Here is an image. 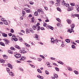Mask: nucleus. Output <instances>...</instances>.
Listing matches in <instances>:
<instances>
[{
	"instance_id": "nucleus-1",
	"label": "nucleus",
	"mask_w": 79,
	"mask_h": 79,
	"mask_svg": "<svg viewBox=\"0 0 79 79\" xmlns=\"http://www.w3.org/2000/svg\"><path fill=\"white\" fill-rule=\"evenodd\" d=\"M43 26H44V27H47V28H48V29L49 28V29H50L52 30H53V29H54L53 27H51V26H50L49 25H47V23H44Z\"/></svg>"
},
{
	"instance_id": "nucleus-2",
	"label": "nucleus",
	"mask_w": 79,
	"mask_h": 79,
	"mask_svg": "<svg viewBox=\"0 0 79 79\" xmlns=\"http://www.w3.org/2000/svg\"><path fill=\"white\" fill-rule=\"evenodd\" d=\"M3 40H4L5 42V44H8L10 43V41L8 40L7 39H4Z\"/></svg>"
},
{
	"instance_id": "nucleus-3",
	"label": "nucleus",
	"mask_w": 79,
	"mask_h": 79,
	"mask_svg": "<svg viewBox=\"0 0 79 79\" xmlns=\"http://www.w3.org/2000/svg\"><path fill=\"white\" fill-rule=\"evenodd\" d=\"M73 9H74L73 7L70 6L68 8L67 10L69 11H72V10H73Z\"/></svg>"
},
{
	"instance_id": "nucleus-4",
	"label": "nucleus",
	"mask_w": 79,
	"mask_h": 79,
	"mask_svg": "<svg viewBox=\"0 0 79 79\" xmlns=\"http://www.w3.org/2000/svg\"><path fill=\"white\" fill-rule=\"evenodd\" d=\"M15 56L16 58H20V57L21 56V54H16L15 55Z\"/></svg>"
},
{
	"instance_id": "nucleus-5",
	"label": "nucleus",
	"mask_w": 79,
	"mask_h": 79,
	"mask_svg": "<svg viewBox=\"0 0 79 79\" xmlns=\"http://www.w3.org/2000/svg\"><path fill=\"white\" fill-rule=\"evenodd\" d=\"M25 31L27 34H30V31L29 30V29L27 28L26 29Z\"/></svg>"
},
{
	"instance_id": "nucleus-6",
	"label": "nucleus",
	"mask_w": 79,
	"mask_h": 79,
	"mask_svg": "<svg viewBox=\"0 0 79 79\" xmlns=\"http://www.w3.org/2000/svg\"><path fill=\"white\" fill-rule=\"evenodd\" d=\"M20 52L22 54H23V53H27V52L25 51L24 50H20Z\"/></svg>"
},
{
	"instance_id": "nucleus-7",
	"label": "nucleus",
	"mask_w": 79,
	"mask_h": 79,
	"mask_svg": "<svg viewBox=\"0 0 79 79\" xmlns=\"http://www.w3.org/2000/svg\"><path fill=\"white\" fill-rule=\"evenodd\" d=\"M25 60V57L24 56H22L21 57V58H19V60L20 61H24Z\"/></svg>"
},
{
	"instance_id": "nucleus-8",
	"label": "nucleus",
	"mask_w": 79,
	"mask_h": 79,
	"mask_svg": "<svg viewBox=\"0 0 79 79\" xmlns=\"http://www.w3.org/2000/svg\"><path fill=\"white\" fill-rule=\"evenodd\" d=\"M15 47L16 48H17V49H18V50H21V48H20V47H19V46L18 45H15Z\"/></svg>"
},
{
	"instance_id": "nucleus-9",
	"label": "nucleus",
	"mask_w": 79,
	"mask_h": 79,
	"mask_svg": "<svg viewBox=\"0 0 79 79\" xmlns=\"http://www.w3.org/2000/svg\"><path fill=\"white\" fill-rule=\"evenodd\" d=\"M8 67H9L10 68V69H12L13 67H12V65L10 64H8Z\"/></svg>"
},
{
	"instance_id": "nucleus-10",
	"label": "nucleus",
	"mask_w": 79,
	"mask_h": 79,
	"mask_svg": "<svg viewBox=\"0 0 79 79\" xmlns=\"http://www.w3.org/2000/svg\"><path fill=\"white\" fill-rule=\"evenodd\" d=\"M76 16V17H78V16H79V14H75L74 15H73L72 16V18H75Z\"/></svg>"
},
{
	"instance_id": "nucleus-11",
	"label": "nucleus",
	"mask_w": 79,
	"mask_h": 79,
	"mask_svg": "<svg viewBox=\"0 0 79 79\" xmlns=\"http://www.w3.org/2000/svg\"><path fill=\"white\" fill-rule=\"evenodd\" d=\"M68 31L70 32V33H71L72 32H74V30H73V29H69Z\"/></svg>"
},
{
	"instance_id": "nucleus-12",
	"label": "nucleus",
	"mask_w": 79,
	"mask_h": 79,
	"mask_svg": "<svg viewBox=\"0 0 79 79\" xmlns=\"http://www.w3.org/2000/svg\"><path fill=\"white\" fill-rule=\"evenodd\" d=\"M51 43L52 44H54L55 43V40H54V39H53V38H52L51 39Z\"/></svg>"
},
{
	"instance_id": "nucleus-13",
	"label": "nucleus",
	"mask_w": 79,
	"mask_h": 79,
	"mask_svg": "<svg viewBox=\"0 0 79 79\" xmlns=\"http://www.w3.org/2000/svg\"><path fill=\"white\" fill-rule=\"evenodd\" d=\"M2 35L3 37H6L7 36V34H6L5 33H2Z\"/></svg>"
},
{
	"instance_id": "nucleus-14",
	"label": "nucleus",
	"mask_w": 79,
	"mask_h": 79,
	"mask_svg": "<svg viewBox=\"0 0 79 79\" xmlns=\"http://www.w3.org/2000/svg\"><path fill=\"white\" fill-rule=\"evenodd\" d=\"M32 28L34 30H36V29H37V26L34 25L32 26Z\"/></svg>"
},
{
	"instance_id": "nucleus-15",
	"label": "nucleus",
	"mask_w": 79,
	"mask_h": 79,
	"mask_svg": "<svg viewBox=\"0 0 79 79\" xmlns=\"http://www.w3.org/2000/svg\"><path fill=\"white\" fill-rule=\"evenodd\" d=\"M35 38L36 39V40H39V36L37 35H35Z\"/></svg>"
},
{
	"instance_id": "nucleus-16",
	"label": "nucleus",
	"mask_w": 79,
	"mask_h": 79,
	"mask_svg": "<svg viewBox=\"0 0 79 79\" xmlns=\"http://www.w3.org/2000/svg\"><path fill=\"white\" fill-rule=\"evenodd\" d=\"M4 24H5V25H8V22L6 21V20H5L4 22Z\"/></svg>"
},
{
	"instance_id": "nucleus-17",
	"label": "nucleus",
	"mask_w": 79,
	"mask_h": 79,
	"mask_svg": "<svg viewBox=\"0 0 79 79\" xmlns=\"http://www.w3.org/2000/svg\"><path fill=\"white\" fill-rule=\"evenodd\" d=\"M67 21L68 22V24H71V20L70 19H67Z\"/></svg>"
},
{
	"instance_id": "nucleus-18",
	"label": "nucleus",
	"mask_w": 79,
	"mask_h": 79,
	"mask_svg": "<svg viewBox=\"0 0 79 79\" xmlns=\"http://www.w3.org/2000/svg\"><path fill=\"white\" fill-rule=\"evenodd\" d=\"M38 15H39V14H38V12H37V11L35 12L34 13V15L37 16Z\"/></svg>"
},
{
	"instance_id": "nucleus-19",
	"label": "nucleus",
	"mask_w": 79,
	"mask_h": 79,
	"mask_svg": "<svg viewBox=\"0 0 79 79\" xmlns=\"http://www.w3.org/2000/svg\"><path fill=\"white\" fill-rule=\"evenodd\" d=\"M60 3L57 2L55 4V5L56 6H60Z\"/></svg>"
},
{
	"instance_id": "nucleus-20",
	"label": "nucleus",
	"mask_w": 79,
	"mask_h": 79,
	"mask_svg": "<svg viewBox=\"0 0 79 79\" xmlns=\"http://www.w3.org/2000/svg\"><path fill=\"white\" fill-rule=\"evenodd\" d=\"M8 52L9 53H10V54H13V52L12 51H11V50H8Z\"/></svg>"
},
{
	"instance_id": "nucleus-21",
	"label": "nucleus",
	"mask_w": 79,
	"mask_h": 79,
	"mask_svg": "<svg viewBox=\"0 0 79 79\" xmlns=\"http://www.w3.org/2000/svg\"><path fill=\"white\" fill-rule=\"evenodd\" d=\"M54 77L56 79H58V75H57V74H54Z\"/></svg>"
},
{
	"instance_id": "nucleus-22",
	"label": "nucleus",
	"mask_w": 79,
	"mask_h": 79,
	"mask_svg": "<svg viewBox=\"0 0 79 79\" xmlns=\"http://www.w3.org/2000/svg\"><path fill=\"white\" fill-rule=\"evenodd\" d=\"M30 31L32 33H34V31L32 28H30L29 29Z\"/></svg>"
},
{
	"instance_id": "nucleus-23",
	"label": "nucleus",
	"mask_w": 79,
	"mask_h": 79,
	"mask_svg": "<svg viewBox=\"0 0 79 79\" xmlns=\"http://www.w3.org/2000/svg\"><path fill=\"white\" fill-rule=\"evenodd\" d=\"M10 75L11 76H14V74L12 72H10Z\"/></svg>"
},
{
	"instance_id": "nucleus-24",
	"label": "nucleus",
	"mask_w": 79,
	"mask_h": 79,
	"mask_svg": "<svg viewBox=\"0 0 79 79\" xmlns=\"http://www.w3.org/2000/svg\"><path fill=\"white\" fill-rule=\"evenodd\" d=\"M54 42L57 45H59L58 44V40H55L54 41Z\"/></svg>"
},
{
	"instance_id": "nucleus-25",
	"label": "nucleus",
	"mask_w": 79,
	"mask_h": 79,
	"mask_svg": "<svg viewBox=\"0 0 79 79\" xmlns=\"http://www.w3.org/2000/svg\"><path fill=\"white\" fill-rule=\"evenodd\" d=\"M10 49L11 50H14V51H15V50H16V49H15V48H14L13 47H12L10 48Z\"/></svg>"
},
{
	"instance_id": "nucleus-26",
	"label": "nucleus",
	"mask_w": 79,
	"mask_h": 79,
	"mask_svg": "<svg viewBox=\"0 0 79 79\" xmlns=\"http://www.w3.org/2000/svg\"><path fill=\"white\" fill-rule=\"evenodd\" d=\"M64 5L66 7H69V4L68 3H65V4Z\"/></svg>"
},
{
	"instance_id": "nucleus-27",
	"label": "nucleus",
	"mask_w": 79,
	"mask_h": 79,
	"mask_svg": "<svg viewBox=\"0 0 79 79\" xmlns=\"http://www.w3.org/2000/svg\"><path fill=\"white\" fill-rule=\"evenodd\" d=\"M31 19V22L33 23L34 22V17H33Z\"/></svg>"
},
{
	"instance_id": "nucleus-28",
	"label": "nucleus",
	"mask_w": 79,
	"mask_h": 79,
	"mask_svg": "<svg viewBox=\"0 0 79 79\" xmlns=\"http://www.w3.org/2000/svg\"><path fill=\"white\" fill-rule=\"evenodd\" d=\"M0 62L2 63H5V61L1 59L0 60Z\"/></svg>"
},
{
	"instance_id": "nucleus-29",
	"label": "nucleus",
	"mask_w": 79,
	"mask_h": 79,
	"mask_svg": "<svg viewBox=\"0 0 79 79\" xmlns=\"http://www.w3.org/2000/svg\"><path fill=\"white\" fill-rule=\"evenodd\" d=\"M65 3H65V1H64L63 0L62 1V4H63V5H64Z\"/></svg>"
},
{
	"instance_id": "nucleus-30",
	"label": "nucleus",
	"mask_w": 79,
	"mask_h": 79,
	"mask_svg": "<svg viewBox=\"0 0 79 79\" xmlns=\"http://www.w3.org/2000/svg\"><path fill=\"white\" fill-rule=\"evenodd\" d=\"M70 4L72 6H74V5H75V4H74V3L71 2L70 3Z\"/></svg>"
},
{
	"instance_id": "nucleus-31",
	"label": "nucleus",
	"mask_w": 79,
	"mask_h": 79,
	"mask_svg": "<svg viewBox=\"0 0 79 79\" xmlns=\"http://www.w3.org/2000/svg\"><path fill=\"white\" fill-rule=\"evenodd\" d=\"M0 44L1 45H2V46H5V44L2 42H0Z\"/></svg>"
},
{
	"instance_id": "nucleus-32",
	"label": "nucleus",
	"mask_w": 79,
	"mask_h": 79,
	"mask_svg": "<svg viewBox=\"0 0 79 79\" xmlns=\"http://www.w3.org/2000/svg\"><path fill=\"white\" fill-rule=\"evenodd\" d=\"M67 69L68 70H69V71H72V69H71V68L69 67H68L67 68Z\"/></svg>"
},
{
	"instance_id": "nucleus-33",
	"label": "nucleus",
	"mask_w": 79,
	"mask_h": 79,
	"mask_svg": "<svg viewBox=\"0 0 79 79\" xmlns=\"http://www.w3.org/2000/svg\"><path fill=\"white\" fill-rule=\"evenodd\" d=\"M16 38V36L13 35L12 36V40H14V39H15V38Z\"/></svg>"
},
{
	"instance_id": "nucleus-34",
	"label": "nucleus",
	"mask_w": 79,
	"mask_h": 79,
	"mask_svg": "<svg viewBox=\"0 0 79 79\" xmlns=\"http://www.w3.org/2000/svg\"><path fill=\"white\" fill-rule=\"evenodd\" d=\"M65 41L66 42H67V43H69L70 42V41H69V40L68 39H66Z\"/></svg>"
},
{
	"instance_id": "nucleus-35",
	"label": "nucleus",
	"mask_w": 79,
	"mask_h": 79,
	"mask_svg": "<svg viewBox=\"0 0 79 79\" xmlns=\"http://www.w3.org/2000/svg\"><path fill=\"white\" fill-rule=\"evenodd\" d=\"M37 31H40V26H38L37 27Z\"/></svg>"
},
{
	"instance_id": "nucleus-36",
	"label": "nucleus",
	"mask_w": 79,
	"mask_h": 79,
	"mask_svg": "<svg viewBox=\"0 0 79 79\" xmlns=\"http://www.w3.org/2000/svg\"><path fill=\"white\" fill-rule=\"evenodd\" d=\"M37 11L38 12H39V13H40V12H42V11H43V10L42 9H41V10L40 9H38L37 10Z\"/></svg>"
},
{
	"instance_id": "nucleus-37",
	"label": "nucleus",
	"mask_w": 79,
	"mask_h": 79,
	"mask_svg": "<svg viewBox=\"0 0 79 79\" xmlns=\"http://www.w3.org/2000/svg\"><path fill=\"white\" fill-rule=\"evenodd\" d=\"M71 27H72V29H73L74 28V24H72L71 25Z\"/></svg>"
},
{
	"instance_id": "nucleus-38",
	"label": "nucleus",
	"mask_w": 79,
	"mask_h": 79,
	"mask_svg": "<svg viewBox=\"0 0 79 79\" xmlns=\"http://www.w3.org/2000/svg\"><path fill=\"white\" fill-rule=\"evenodd\" d=\"M72 48H76V46L74 44H72Z\"/></svg>"
},
{
	"instance_id": "nucleus-39",
	"label": "nucleus",
	"mask_w": 79,
	"mask_h": 79,
	"mask_svg": "<svg viewBox=\"0 0 79 79\" xmlns=\"http://www.w3.org/2000/svg\"><path fill=\"white\" fill-rule=\"evenodd\" d=\"M26 12H27V13H30L31 10H26Z\"/></svg>"
},
{
	"instance_id": "nucleus-40",
	"label": "nucleus",
	"mask_w": 79,
	"mask_h": 79,
	"mask_svg": "<svg viewBox=\"0 0 79 79\" xmlns=\"http://www.w3.org/2000/svg\"><path fill=\"white\" fill-rule=\"evenodd\" d=\"M19 39L20 42H23V40L22 38H19Z\"/></svg>"
},
{
	"instance_id": "nucleus-41",
	"label": "nucleus",
	"mask_w": 79,
	"mask_h": 79,
	"mask_svg": "<svg viewBox=\"0 0 79 79\" xmlns=\"http://www.w3.org/2000/svg\"><path fill=\"white\" fill-rule=\"evenodd\" d=\"M37 71L38 72V73H42V71H41L39 69H37Z\"/></svg>"
},
{
	"instance_id": "nucleus-42",
	"label": "nucleus",
	"mask_w": 79,
	"mask_h": 79,
	"mask_svg": "<svg viewBox=\"0 0 79 79\" xmlns=\"http://www.w3.org/2000/svg\"><path fill=\"white\" fill-rule=\"evenodd\" d=\"M55 69L56 70V71H59V68L57 67H55Z\"/></svg>"
},
{
	"instance_id": "nucleus-43",
	"label": "nucleus",
	"mask_w": 79,
	"mask_h": 79,
	"mask_svg": "<svg viewBox=\"0 0 79 79\" xmlns=\"http://www.w3.org/2000/svg\"><path fill=\"white\" fill-rule=\"evenodd\" d=\"M29 3L30 5H33L34 4V2H32V1H30Z\"/></svg>"
},
{
	"instance_id": "nucleus-44",
	"label": "nucleus",
	"mask_w": 79,
	"mask_h": 79,
	"mask_svg": "<svg viewBox=\"0 0 79 79\" xmlns=\"http://www.w3.org/2000/svg\"><path fill=\"white\" fill-rule=\"evenodd\" d=\"M56 20L57 21H58V22H60L61 21V20H60V19H59V18H56Z\"/></svg>"
},
{
	"instance_id": "nucleus-45",
	"label": "nucleus",
	"mask_w": 79,
	"mask_h": 79,
	"mask_svg": "<svg viewBox=\"0 0 79 79\" xmlns=\"http://www.w3.org/2000/svg\"><path fill=\"white\" fill-rule=\"evenodd\" d=\"M22 15H23V16H24V15H25V11H22Z\"/></svg>"
},
{
	"instance_id": "nucleus-46",
	"label": "nucleus",
	"mask_w": 79,
	"mask_h": 79,
	"mask_svg": "<svg viewBox=\"0 0 79 79\" xmlns=\"http://www.w3.org/2000/svg\"><path fill=\"white\" fill-rule=\"evenodd\" d=\"M61 42H62V41H61V40H58V45L60 44H61Z\"/></svg>"
},
{
	"instance_id": "nucleus-47",
	"label": "nucleus",
	"mask_w": 79,
	"mask_h": 79,
	"mask_svg": "<svg viewBox=\"0 0 79 79\" xmlns=\"http://www.w3.org/2000/svg\"><path fill=\"white\" fill-rule=\"evenodd\" d=\"M57 10L58 11H60V12H61V10H60V8L58 7L57 8Z\"/></svg>"
},
{
	"instance_id": "nucleus-48",
	"label": "nucleus",
	"mask_w": 79,
	"mask_h": 79,
	"mask_svg": "<svg viewBox=\"0 0 79 79\" xmlns=\"http://www.w3.org/2000/svg\"><path fill=\"white\" fill-rule=\"evenodd\" d=\"M74 72L76 74H78V72H77V71L75 70L74 71Z\"/></svg>"
},
{
	"instance_id": "nucleus-49",
	"label": "nucleus",
	"mask_w": 79,
	"mask_h": 79,
	"mask_svg": "<svg viewBox=\"0 0 79 79\" xmlns=\"http://www.w3.org/2000/svg\"><path fill=\"white\" fill-rule=\"evenodd\" d=\"M57 26L58 27H60V26H61V25L60 23H58L57 24Z\"/></svg>"
},
{
	"instance_id": "nucleus-50",
	"label": "nucleus",
	"mask_w": 79,
	"mask_h": 79,
	"mask_svg": "<svg viewBox=\"0 0 79 79\" xmlns=\"http://www.w3.org/2000/svg\"><path fill=\"white\" fill-rule=\"evenodd\" d=\"M3 57L4 58H5V59H7V56H6V55L3 56Z\"/></svg>"
},
{
	"instance_id": "nucleus-51",
	"label": "nucleus",
	"mask_w": 79,
	"mask_h": 79,
	"mask_svg": "<svg viewBox=\"0 0 79 79\" xmlns=\"http://www.w3.org/2000/svg\"><path fill=\"white\" fill-rule=\"evenodd\" d=\"M45 73L46 74H49V73L48 72V71H47V70H46Z\"/></svg>"
},
{
	"instance_id": "nucleus-52",
	"label": "nucleus",
	"mask_w": 79,
	"mask_h": 79,
	"mask_svg": "<svg viewBox=\"0 0 79 79\" xmlns=\"http://www.w3.org/2000/svg\"><path fill=\"white\" fill-rule=\"evenodd\" d=\"M50 3L52 4V5H53L54 4V2L53 1H51L50 2Z\"/></svg>"
},
{
	"instance_id": "nucleus-53",
	"label": "nucleus",
	"mask_w": 79,
	"mask_h": 79,
	"mask_svg": "<svg viewBox=\"0 0 79 79\" xmlns=\"http://www.w3.org/2000/svg\"><path fill=\"white\" fill-rule=\"evenodd\" d=\"M6 70L7 71L8 73H9L10 72V69L8 68H7L6 69Z\"/></svg>"
},
{
	"instance_id": "nucleus-54",
	"label": "nucleus",
	"mask_w": 79,
	"mask_h": 79,
	"mask_svg": "<svg viewBox=\"0 0 79 79\" xmlns=\"http://www.w3.org/2000/svg\"><path fill=\"white\" fill-rule=\"evenodd\" d=\"M6 20H5V18H2L1 19V21H3V22H4V21H6Z\"/></svg>"
},
{
	"instance_id": "nucleus-55",
	"label": "nucleus",
	"mask_w": 79,
	"mask_h": 79,
	"mask_svg": "<svg viewBox=\"0 0 79 79\" xmlns=\"http://www.w3.org/2000/svg\"><path fill=\"white\" fill-rule=\"evenodd\" d=\"M24 18V15H22V16L20 18V19L23 20V18Z\"/></svg>"
},
{
	"instance_id": "nucleus-56",
	"label": "nucleus",
	"mask_w": 79,
	"mask_h": 79,
	"mask_svg": "<svg viewBox=\"0 0 79 79\" xmlns=\"http://www.w3.org/2000/svg\"><path fill=\"white\" fill-rule=\"evenodd\" d=\"M58 63H60V64H63V63L62 62L59 61L58 62Z\"/></svg>"
},
{
	"instance_id": "nucleus-57",
	"label": "nucleus",
	"mask_w": 79,
	"mask_h": 79,
	"mask_svg": "<svg viewBox=\"0 0 79 79\" xmlns=\"http://www.w3.org/2000/svg\"><path fill=\"white\" fill-rule=\"evenodd\" d=\"M39 25H40V23H37L36 24V26L37 27L39 26Z\"/></svg>"
},
{
	"instance_id": "nucleus-58",
	"label": "nucleus",
	"mask_w": 79,
	"mask_h": 79,
	"mask_svg": "<svg viewBox=\"0 0 79 79\" xmlns=\"http://www.w3.org/2000/svg\"><path fill=\"white\" fill-rule=\"evenodd\" d=\"M56 2L57 3H60V2H61V0H56Z\"/></svg>"
},
{
	"instance_id": "nucleus-59",
	"label": "nucleus",
	"mask_w": 79,
	"mask_h": 79,
	"mask_svg": "<svg viewBox=\"0 0 79 79\" xmlns=\"http://www.w3.org/2000/svg\"><path fill=\"white\" fill-rule=\"evenodd\" d=\"M11 31L12 33H13V32H14V30H13V29H11Z\"/></svg>"
},
{
	"instance_id": "nucleus-60",
	"label": "nucleus",
	"mask_w": 79,
	"mask_h": 79,
	"mask_svg": "<svg viewBox=\"0 0 79 79\" xmlns=\"http://www.w3.org/2000/svg\"><path fill=\"white\" fill-rule=\"evenodd\" d=\"M20 32H22L23 33H25V31L23 30H21Z\"/></svg>"
},
{
	"instance_id": "nucleus-61",
	"label": "nucleus",
	"mask_w": 79,
	"mask_h": 79,
	"mask_svg": "<svg viewBox=\"0 0 79 79\" xmlns=\"http://www.w3.org/2000/svg\"><path fill=\"white\" fill-rule=\"evenodd\" d=\"M8 35L10 37L12 35V34L11 33H9L8 34Z\"/></svg>"
},
{
	"instance_id": "nucleus-62",
	"label": "nucleus",
	"mask_w": 79,
	"mask_h": 79,
	"mask_svg": "<svg viewBox=\"0 0 79 79\" xmlns=\"http://www.w3.org/2000/svg\"><path fill=\"white\" fill-rule=\"evenodd\" d=\"M14 40L15 41H17L18 40V39L17 38H16V37L15 38V39H14V40Z\"/></svg>"
},
{
	"instance_id": "nucleus-63",
	"label": "nucleus",
	"mask_w": 79,
	"mask_h": 79,
	"mask_svg": "<svg viewBox=\"0 0 79 79\" xmlns=\"http://www.w3.org/2000/svg\"><path fill=\"white\" fill-rule=\"evenodd\" d=\"M40 29L41 30H44V29H44V27H41L40 28Z\"/></svg>"
},
{
	"instance_id": "nucleus-64",
	"label": "nucleus",
	"mask_w": 79,
	"mask_h": 79,
	"mask_svg": "<svg viewBox=\"0 0 79 79\" xmlns=\"http://www.w3.org/2000/svg\"><path fill=\"white\" fill-rule=\"evenodd\" d=\"M77 12H79V7L77 9Z\"/></svg>"
}]
</instances>
